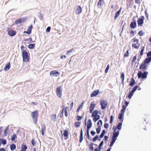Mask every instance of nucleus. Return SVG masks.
Returning a JSON list of instances; mask_svg holds the SVG:
<instances>
[{
    "label": "nucleus",
    "instance_id": "1",
    "mask_svg": "<svg viewBox=\"0 0 151 151\" xmlns=\"http://www.w3.org/2000/svg\"><path fill=\"white\" fill-rule=\"evenodd\" d=\"M31 115L33 121L35 124H36L38 116V111L37 110H35L31 113Z\"/></svg>",
    "mask_w": 151,
    "mask_h": 151
},
{
    "label": "nucleus",
    "instance_id": "2",
    "mask_svg": "<svg viewBox=\"0 0 151 151\" xmlns=\"http://www.w3.org/2000/svg\"><path fill=\"white\" fill-rule=\"evenodd\" d=\"M22 57L24 62H27L29 61V56L27 51L25 50H22Z\"/></svg>",
    "mask_w": 151,
    "mask_h": 151
},
{
    "label": "nucleus",
    "instance_id": "3",
    "mask_svg": "<svg viewBox=\"0 0 151 151\" xmlns=\"http://www.w3.org/2000/svg\"><path fill=\"white\" fill-rule=\"evenodd\" d=\"M148 74V72L147 71H145L142 73L141 71H139L138 73L137 76L138 79L141 78L145 79L147 78Z\"/></svg>",
    "mask_w": 151,
    "mask_h": 151
},
{
    "label": "nucleus",
    "instance_id": "4",
    "mask_svg": "<svg viewBox=\"0 0 151 151\" xmlns=\"http://www.w3.org/2000/svg\"><path fill=\"white\" fill-rule=\"evenodd\" d=\"M100 104L101 109L103 110L105 109L107 105V101L103 99L100 100Z\"/></svg>",
    "mask_w": 151,
    "mask_h": 151
},
{
    "label": "nucleus",
    "instance_id": "5",
    "mask_svg": "<svg viewBox=\"0 0 151 151\" xmlns=\"http://www.w3.org/2000/svg\"><path fill=\"white\" fill-rule=\"evenodd\" d=\"M56 93L57 96L60 98L62 96V90L61 86L58 87L56 89Z\"/></svg>",
    "mask_w": 151,
    "mask_h": 151
},
{
    "label": "nucleus",
    "instance_id": "6",
    "mask_svg": "<svg viewBox=\"0 0 151 151\" xmlns=\"http://www.w3.org/2000/svg\"><path fill=\"white\" fill-rule=\"evenodd\" d=\"M8 35L10 36L13 37L16 34V31L12 30L10 28L8 29L7 30Z\"/></svg>",
    "mask_w": 151,
    "mask_h": 151
},
{
    "label": "nucleus",
    "instance_id": "7",
    "mask_svg": "<svg viewBox=\"0 0 151 151\" xmlns=\"http://www.w3.org/2000/svg\"><path fill=\"white\" fill-rule=\"evenodd\" d=\"M145 17L144 16H142L141 18L138 19L137 20V24L139 27L142 26L144 23V20Z\"/></svg>",
    "mask_w": 151,
    "mask_h": 151
},
{
    "label": "nucleus",
    "instance_id": "8",
    "mask_svg": "<svg viewBox=\"0 0 151 151\" xmlns=\"http://www.w3.org/2000/svg\"><path fill=\"white\" fill-rule=\"evenodd\" d=\"M119 131L116 132L115 129H114L113 135L111 138L116 140L117 138L119 136Z\"/></svg>",
    "mask_w": 151,
    "mask_h": 151
},
{
    "label": "nucleus",
    "instance_id": "9",
    "mask_svg": "<svg viewBox=\"0 0 151 151\" xmlns=\"http://www.w3.org/2000/svg\"><path fill=\"white\" fill-rule=\"evenodd\" d=\"M26 18L25 17L18 19L15 21V23L16 24H18L25 22L26 20Z\"/></svg>",
    "mask_w": 151,
    "mask_h": 151
},
{
    "label": "nucleus",
    "instance_id": "10",
    "mask_svg": "<svg viewBox=\"0 0 151 151\" xmlns=\"http://www.w3.org/2000/svg\"><path fill=\"white\" fill-rule=\"evenodd\" d=\"M59 74V72L55 70H53L50 72V75L51 76H53L57 77L58 76Z\"/></svg>",
    "mask_w": 151,
    "mask_h": 151
},
{
    "label": "nucleus",
    "instance_id": "11",
    "mask_svg": "<svg viewBox=\"0 0 151 151\" xmlns=\"http://www.w3.org/2000/svg\"><path fill=\"white\" fill-rule=\"evenodd\" d=\"M147 65L143 62L140 65L139 69L145 70L147 68Z\"/></svg>",
    "mask_w": 151,
    "mask_h": 151
},
{
    "label": "nucleus",
    "instance_id": "12",
    "mask_svg": "<svg viewBox=\"0 0 151 151\" xmlns=\"http://www.w3.org/2000/svg\"><path fill=\"white\" fill-rule=\"evenodd\" d=\"M82 8L80 6H78L75 10V13L77 14H80L82 12Z\"/></svg>",
    "mask_w": 151,
    "mask_h": 151
},
{
    "label": "nucleus",
    "instance_id": "13",
    "mask_svg": "<svg viewBox=\"0 0 151 151\" xmlns=\"http://www.w3.org/2000/svg\"><path fill=\"white\" fill-rule=\"evenodd\" d=\"M151 62V58H147L144 60L143 62L148 65Z\"/></svg>",
    "mask_w": 151,
    "mask_h": 151
},
{
    "label": "nucleus",
    "instance_id": "14",
    "mask_svg": "<svg viewBox=\"0 0 151 151\" xmlns=\"http://www.w3.org/2000/svg\"><path fill=\"white\" fill-rule=\"evenodd\" d=\"M121 9L122 7H121L118 11L115 12L114 17V19L115 20L119 16L121 12Z\"/></svg>",
    "mask_w": 151,
    "mask_h": 151
},
{
    "label": "nucleus",
    "instance_id": "15",
    "mask_svg": "<svg viewBox=\"0 0 151 151\" xmlns=\"http://www.w3.org/2000/svg\"><path fill=\"white\" fill-rule=\"evenodd\" d=\"M96 106V104H93L92 102L91 103L89 108L90 112V113H91L92 112Z\"/></svg>",
    "mask_w": 151,
    "mask_h": 151
},
{
    "label": "nucleus",
    "instance_id": "16",
    "mask_svg": "<svg viewBox=\"0 0 151 151\" xmlns=\"http://www.w3.org/2000/svg\"><path fill=\"white\" fill-rule=\"evenodd\" d=\"M99 93V90H97L93 91L91 95V97L95 96H97Z\"/></svg>",
    "mask_w": 151,
    "mask_h": 151
},
{
    "label": "nucleus",
    "instance_id": "17",
    "mask_svg": "<svg viewBox=\"0 0 151 151\" xmlns=\"http://www.w3.org/2000/svg\"><path fill=\"white\" fill-rule=\"evenodd\" d=\"M130 27L132 29H134L137 27V23L136 22H131L130 25Z\"/></svg>",
    "mask_w": 151,
    "mask_h": 151
},
{
    "label": "nucleus",
    "instance_id": "18",
    "mask_svg": "<svg viewBox=\"0 0 151 151\" xmlns=\"http://www.w3.org/2000/svg\"><path fill=\"white\" fill-rule=\"evenodd\" d=\"M136 83V81L133 78H132L131 79L129 85L131 86H133Z\"/></svg>",
    "mask_w": 151,
    "mask_h": 151
},
{
    "label": "nucleus",
    "instance_id": "19",
    "mask_svg": "<svg viewBox=\"0 0 151 151\" xmlns=\"http://www.w3.org/2000/svg\"><path fill=\"white\" fill-rule=\"evenodd\" d=\"M122 122L119 123L117 124V126L115 127L114 129H115L116 130L117 129H118L119 130L121 129L122 128Z\"/></svg>",
    "mask_w": 151,
    "mask_h": 151
},
{
    "label": "nucleus",
    "instance_id": "20",
    "mask_svg": "<svg viewBox=\"0 0 151 151\" xmlns=\"http://www.w3.org/2000/svg\"><path fill=\"white\" fill-rule=\"evenodd\" d=\"M92 126V123L91 119H89L87 122V127L90 128Z\"/></svg>",
    "mask_w": 151,
    "mask_h": 151
},
{
    "label": "nucleus",
    "instance_id": "21",
    "mask_svg": "<svg viewBox=\"0 0 151 151\" xmlns=\"http://www.w3.org/2000/svg\"><path fill=\"white\" fill-rule=\"evenodd\" d=\"M10 68V62L8 63L7 64L5 65V67L4 68V70H9Z\"/></svg>",
    "mask_w": 151,
    "mask_h": 151
},
{
    "label": "nucleus",
    "instance_id": "22",
    "mask_svg": "<svg viewBox=\"0 0 151 151\" xmlns=\"http://www.w3.org/2000/svg\"><path fill=\"white\" fill-rule=\"evenodd\" d=\"M41 127L42 134L43 136L44 134V132L46 130V127L45 124L42 125Z\"/></svg>",
    "mask_w": 151,
    "mask_h": 151
},
{
    "label": "nucleus",
    "instance_id": "23",
    "mask_svg": "<svg viewBox=\"0 0 151 151\" xmlns=\"http://www.w3.org/2000/svg\"><path fill=\"white\" fill-rule=\"evenodd\" d=\"M100 118V116L99 115H97L93 117V120L94 122H96L99 120Z\"/></svg>",
    "mask_w": 151,
    "mask_h": 151
},
{
    "label": "nucleus",
    "instance_id": "24",
    "mask_svg": "<svg viewBox=\"0 0 151 151\" xmlns=\"http://www.w3.org/2000/svg\"><path fill=\"white\" fill-rule=\"evenodd\" d=\"M95 145L97 146L96 144H94L93 143H91L89 145V150L90 151H93V145Z\"/></svg>",
    "mask_w": 151,
    "mask_h": 151
},
{
    "label": "nucleus",
    "instance_id": "25",
    "mask_svg": "<svg viewBox=\"0 0 151 151\" xmlns=\"http://www.w3.org/2000/svg\"><path fill=\"white\" fill-rule=\"evenodd\" d=\"M104 3V0H99L98 2L97 6H99V5L101 6L103 5Z\"/></svg>",
    "mask_w": 151,
    "mask_h": 151
},
{
    "label": "nucleus",
    "instance_id": "26",
    "mask_svg": "<svg viewBox=\"0 0 151 151\" xmlns=\"http://www.w3.org/2000/svg\"><path fill=\"white\" fill-rule=\"evenodd\" d=\"M27 149V147L25 145L23 144L21 147V150L20 151H26Z\"/></svg>",
    "mask_w": 151,
    "mask_h": 151
},
{
    "label": "nucleus",
    "instance_id": "27",
    "mask_svg": "<svg viewBox=\"0 0 151 151\" xmlns=\"http://www.w3.org/2000/svg\"><path fill=\"white\" fill-rule=\"evenodd\" d=\"M98 111L97 110H95L93 112L92 114V117H93L95 116L98 115Z\"/></svg>",
    "mask_w": 151,
    "mask_h": 151
},
{
    "label": "nucleus",
    "instance_id": "28",
    "mask_svg": "<svg viewBox=\"0 0 151 151\" xmlns=\"http://www.w3.org/2000/svg\"><path fill=\"white\" fill-rule=\"evenodd\" d=\"M84 103V101H83L79 106L76 110L77 112H78L79 111V110L83 106Z\"/></svg>",
    "mask_w": 151,
    "mask_h": 151
},
{
    "label": "nucleus",
    "instance_id": "29",
    "mask_svg": "<svg viewBox=\"0 0 151 151\" xmlns=\"http://www.w3.org/2000/svg\"><path fill=\"white\" fill-rule=\"evenodd\" d=\"M116 140V139L111 138V141L110 143L109 146L110 147H112L114 143H115Z\"/></svg>",
    "mask_w": 151,
    "mask_h": 151
},
{
    "label": "nucleus",
    "instance_id": "30",
    "mask_svg": "<svg viewBox=\"0 0 151 151\" xmlns=\"http://www.w3.org/2000/svg\"><path fill=\"white\" fill-rule=\"evenodd\" d=\"M81 124V122H75L74 123V125L77 128L79 127Z\"/></svg>",
    "mask_w": 151,
    "mask_h": 151
},
{
    "label": "nucleus",
    "instance_id": "31",
    "mask_svg": "<svg viewBox=\"0 0 151 151\" xmlns=\"http://www.w3.org/2000/svg\"><path fill=\"white\" fill-rule=\"evenodd\" d=\"M124 115L119 114L118 115V119L121 121V122H123V118Z\"/></svg>",
    "mask_w": 151,
    "mask_h": 151
},
{
    "label": "nucleus",
    "instance_id": "32",
    "mask_svg": "<svg viewBox=\"0 0 151 151\" xmlns=\"http://www.w3.org/2000/svg\"><path fill=\"white\" fill-rule=\"evenodd\" d=\"M106 133L105 129H104L102 130V132L100 135V138H101L103 137Z\"/></svg>",
    "mask_w": 151,
    "mask_h": 151
},
{
    "label": "nucleus",
    "instance_id": "33",
    "mask_svg": "<svg viewBox=\"0 0 151 151\" xmlns=\"http://www.w3.org/2000/svg\"><path fill=\"white\" fill-rule=\"evenodd\" d=\"M73 52H74V49H71L69 50L67 52V54L71 55L73 54Z\"/></svg>",
    "mask_w": 151,
    "mask_h": 151
},
{
    "label": "nucleus",
    "instance_id": "34",
    "mask_svg": "<svg viewBox=\"0 0 151 151\" xmlns=\"http://www.w3.org/2000/svg\"><path fill=\"white\" fill-rule=\"evenodd\" d=\"M10 147L11 150H14L16 149V145L14 144H12L10 145Z\"/></svg>",
    "mask_w": 151,
    "mask_h": 151
},
{
    "label": "nucleus",
    "instance_id": "35",
    "mask_svg": "<svg viewBox=\"0 0 151 151\" xmlns=\"http://www.w3.org/2000/svg\"><path fill=\"white\" fill-rule=\"evenodd\" d=\"M101 127L100 126H98V128L96 129V133L98 134H99L101 131Z\"/></svg>",
    "mask_w": 151,
    "mask_h": 151
},
{
    "label": "nucleus",
    "instance_id": "36",
    "mask_svg": "<svg viewBox=\"0 0 151 151\" xmlns=\"http://www.w3.org/2000/svg\"><path fill=\"white\" fill-rule=\"evenodd\" d=\"M139 47V44L138 43V45H137L136 44H132V47L134 48L138 49Z\"/></svg>",
    "mask_w": 151,
    "mask_h": 151
},
{
    "label": "nucleus",
    "instance_id": "37",
    "mask_svg": "<svg viewBox=\"0 0 151 151\" xmlns=\"http://www.w3.org/2000/svg\"><path fill=\"white\" fill-rule=\"evenodd\" d=\"M138 87V85H135L134 87H133L132 88V91H131V92H132L134 93L137 90V88Z\"/></svg>",
    "mask_w": 151,
    "mask_h": 151
},
{
    "label": "nucleus",
    "instance_id": "38",
    "mask_svg": "<svg viewBox=\"0 0 151 151\" xmlns=\"http://www.w3.org/2000/svg\"><path fill=\"white\" fill-rule=\"evenodd\" d=\"M32 25H31L29 27H28L27 29V31L28 32V33L30 34L31 32L32 29Z\"/></svg>",
    "mask_w": 151,
    "mask_h": 151
},
{
    "label": "nucleus",
    "instance_id": "39",
    "mask_svg": "<svg viewBox=\"0 0 151 151\" xmlns=\"http://www.w3.org/2000/svg\"><path fill=\"white\" fill-rule=\"evenodd\" d=\"M56 115L55 114H53L51 115L50 118L53 121H55L56 119Z\"/></svg>",
    "mask_w": 151,
    "mask_h": 151
},
{
    "label": "nucleus",
    "instance_id": "40",
    "mask_svg": "<svg viewBox=\"0 0 151 151\" xmlns=\"http://www.w3.org/2000/svg\"><path fill=\"white\" fill-rule=\"evenodd\" d=\"M97 125L98 126H99L101 127L102 124V122L101 120H99L97 122Z\"/></svg>",
    "mask_w": 151,
    "mask_h": 151
},
{
    "label": "nucleus",
    "instance_id": "41",
    "mask_svg": "<svg viewBox=\"0 0 151 151\" xmlns=\"http://www.w3.org/2000/svg\"><path fill=\"white\" fill-rule=\"evenodd\" d=\"M134 93H133L131 91L128 96V98L130 99H131Z\"/></svg>",
    "mask_w": 151,
    "mask_h": 151
},
{
    "label": "nucleus",
    "instance_id": "42",
    "mask_svg": "<svg viewBox=\"0 0 151 151\" xmlns=\"http://www.w3.org/2000/svg\"><path fill=\"white\" fill-rule=\"evenodd\" d=\"M35 46V44H29L28 46V47L29 48L32 49L34 48Z\"/></svg>",
    "mask_w": 151,
    "mask_h": 151
},
{
    "label": "nucleus",
    "instance_id": "43",
    "mask_svg": "<svg viewBox=\"0 0 151 151\" xmlns=\"http://www.w3.org/2000/svg\"><path fill=\"white\" fill-rule=\"evenodd\" d=\"M145 48V46H143L142 47V48L140 51V55L141 56H142L143 54V52Z\"/></svg>",
    "mask_w": 151,
    "mask_h": 151
},
{
    "label": "nucleus",
    "instance_id": "44",
    "mask_svg": "<svg viewBox=\"0 0 151 151\" xmlns=\"http://www.w3.org/2000/svg\"><path fill=\"white\" fill-rule=\"evenodd\" d=\"M145 33L143 32L142 30L138 32V34L140 36H142Z\"/></svg>",
    "mask_w": 151,
    "mask_h": 151
},
{
    "label": "nucleus",
    "instance_id": "45",
    "mask_svg": "<svg viewBox=\"0 0 151 151\" xmlns=\"http://www.w3.org/2000/svg\"><path fill=\"white\" fill-rule=\"evenodd\" d=\"M120 77L122 80H124V73L122 72L121 73Z\"/></svg>",
    "mask_w": 151,
    "mask_h": 151
},
{
    "label": "nucleus",
    "instance_id": "46",
    "mask_svg": "<svg viewBox=\"0 0 151 151\" xmlns=\"http://www.w3.org/2000/svg\"><path fill=\"white\" fill-rule=\"evenodd\" d=\"M17 136L15 134L12 135L11 137V139L12 141H14L15 138H17Z\"/></svg>",
    "mask_w": 151,
    "mask_h": 151
},
{
    "label": "nucleus",
    "instance_id": "47",
    "mask_svg": "<svg viewBox=\"0 0 151 151\" xmlns=\"http://www.w3.org/2000/svg\"><path fill=\"white\" fill-rule=\"evenodd\" d=\"M109 64H108L105 70V72L106 73H107L108 72L109 68Z\"/></svg>",
    "mask_w": 151,
    "mask_h": 151
},
{
    "label": "nucleus",
    "instance_id": "48",
    "mask_svg": "<svg viewBox=\"0 0 151 151\" xmlns=\"http://www.w3.org/2000/svg\"><path fill=\"white\" fill-rule=\"evenodd\" d=\"M99 138V135H96L93 139L92 140L93 142H95Z\"/></svg>",
    "mask_w": 151,
    "mask_h": 151
},
{
    "label": "nucleus",
    "instance_id": "49",
    "mask_svg": "<svg viewBox=\"0 0 151 151\" xmlns=\"http://www.w3.org/2000/svg\"><path fill=\"white\" fill-rule=\"evenodd\" d=\"M0 140L1 141V143L4 145H5L6 143V139H0Z\"/></svg>",
    "mask_w": 151,
    "mask_h": 151
},
{
    "label": "nucleus",
    "instance_id": "50",
    "mask_svg": "<svg viewBox=\"0 0 151 151\" xmlns=\"http://www.w3.org/2000/svg\"><path fill=\"white\" fill-rule=\"evenodd\" d=\"M64 111V109H63L60 111V117H62L63 116V113Z\"/></svg>",
    "mask_w": 151,
    "mask_h": 151
},
{
    "label": "nucleus",
    "instance_id": "51",
    "mask_svg": "<svg viewBox=\"0 0 151 151\" xmlns=\"http://www.w3.org/2000/svg\"><path fill=\"white\" fill-rule=\"evenodd\" d=\"M147 58H151V51L147 53Z\"/></svg>",
    "mask_w": 151,
    "mask_h": 151
},
{
    "label": "nucleus",
    "instance_id": "52",
    "mask_svg": "<svg viewBox=\"0 0 151 151\" xmlns=\"http://www.w3.org/2000/svg\"><path fill=\"white\" fill-rule=\"evenodd\" d=\"M82 118V116H77L76 117V120L78 121H79L81 120Z\"/></svg>",
    "mask_w": 151,
    "mask_h": 151
},
{
    "label": "nucleus",
    "instance_id": "53",
    "mask_svg": "<svg viewBox=\"0 0 151 151\" xmlns=\"http://www.w3.org/2000/svg\"><path fill=\"white\" fill-rule=\"evenodd\" d=\"M129 55V50H127L124 55V57H127Z\"/></svg>",
    "mask_w": 151,
    "mask_h": 151
},
{
    "label": "nucleus",
    "instance_id": "54",
    "mask_svg": "<svg viewBox=\"0 0 151 151\" xmlns=\"http://www.w3.org/2000/svg\"><path fill=\"white\" fill-rule=\"evenodd\" d=\"M8 128H6L4 131V136H6L7 135V132L8 130Z\"/></svg>",
    "mask_w": 151,
    "mask_h": 151
},
{
    "label": "nucleus",
    "instance_id": "55",
    "mask_svg": "<svg viewBox=\"0 0 151 151\" xmlns=\"http://www.w3.org/2000/svg\"><path fill=\"white\" fill-rule=\"evenodd\" d=\"M147 8H146L145 10V14L146 17H147V18H148V17H149V14L147 13Z\"/></svg>",
    "mask_w": 151,
    "mask_h": 151
},
{
    "label": "nucleus",
    "instance_id": "56",
    "mask_svg": "<svg viewBox=\"0 0 151 151\" xmlns=\"http://www.w3.org/2000/svg\"><path fill=\"white\" fill-rule=\"evenodd\" d=\"M104 140H103L102 141H101V142L99 144L98 147L101 148V147L103 146V145L104 144Z\"/></svg>",
    "mask_w": 151,
    "mask_h": 151
},
{
    "label": "nucleus",
    "instance_id": "57",
    "mask_svg": "<svg viewBox=\"0 0 151 151\" xmlns=\"http://www.w3.org/2000/svg\"><path fill=\"white\" fill-rule=\"evenodd\" d=\"M125 110L122 109L119 114L124 115V113L125 112Z\"/></svg>",
    "mask_w": 151,
    "mask_h": 151
},
{
    "label": "nucleus",
    "instance_id": "58",
    "mask_svg": "<svg viewBox=\"0 0 151 151\" xmlns=\"http://www.w3.org/2000/svg\"><path fill=\"white\" fill-rule=\"evenodd\" d=\"M113 116L112 115H111L110 117V121L109 123L110 124H111L113 121Z\"/></svg>",
    "mask_w": 151,
    "mask_h": 151
},
{
    "label": "nucleus",
    "instance_id": "59",
    "mask_svg": "<svg viewBox=\"0 0 151 151\" xmlns=\"http://www.w3.org/2000/svg\"><path fill=\"white\" fill-rule=\"evenodd\" d=\"M83 136H80L79 137V142L80 143H81L83 141Z\"/></svg>",
    "mask_w": 151,
    "mask_h": 151
},
{
    "label": "nucleus",
    "instance_id": "60",
    "mask_svg": "<svg viewBox=\"0 0 151 151\" xmlns=\"http://www.w3.org/2000/svg\"><path fill=\"white\" fill-rule=\"evenodd\" d=\"M109 127V124L108 123H105L104 124V127L105 129H107Z\"/></svg>",
    "mask_w": 151,
    "mask_h": 151
},
{
    "label": "nucleus",
    "instance_id": "61",
    "mask_svg": "<svg viewBox=\"0 0 151 151\" xmlns=\"http://www.w3.org/2000/svg\"><path fill=\"white\" fill-rule=\"evenodd\" d=\"M31 143L33 146H35V145L36 143L34 139H32V140Z\"/></svg>",
    "mask_w": 151,
    "mask_h": 151
},
{
    "label": "nucleus",
    "instance_id": "62",
    "mask_svg": "<svg viewBox=\"0 0 151 151\" xmlns=\"http://www.w3.org/2000/svg\"><path fill=\"white\" fill-rule=\"evenodd\" d=\"M108 138H109V137L105 135L104 136V139L105 142H106L108 140Z\"/></svg>",
    "mask_w": 151,
    "mask_h": 151
},
{
    "label": "nucleus",
    "instance_id": "63",
    "mask_svg": "<svg viewBox=\"0 0 151 151\" xmlns=\"http://www.w3.org/2000/svg\"><path fill=\"white\" fill-rule=\"evenodd\" d=\"M96 132L93 131H91V135L93 136H94L96 134Z\"/></svg>",
    "mask_w": 151,
    "mask_h": 151
},
{
    "label": "nucleus",
    "instance_id": "64",
    "mask_svg": "<svg viewBox=\"0 0 151 151\" xmlns=\"http://www.w3.org/2000/svg\"><path fill=\"white\" fill-rule=\"evenodd\" d=\"M137 56L136 55L134 56L133 58L132 59V62H135L136 59H137Z\"/></svg>",
    "mask_w": 151,
    "mask_h": 151
}]
</instances>
